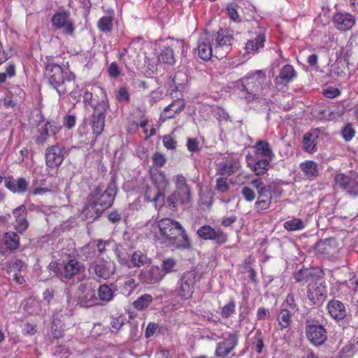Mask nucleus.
Segmentation results:
<instances>
[{"label":"nucleus","mask_w":358,"mask_h":358,"mask_svg":"<svg viewBox=\"0 0 358 358\" xmlns=\"http://www.w3.org/2000/svg\"><path fill=\"white\" fill-rule=\"evenodd\" d=\"M149 224L150 233L157 243L183 249L191 247V241L179 222L163 218Z\"/></svg>","instance_id":"f257e3e1"},{"label":"nucleus","mask_w":358,"mask_h":358,"mask_svg":"<svg viewBox=\"0 0 358 358\" xmlns=\"http://www.w3.org/2000/svg\"><path fill=\"white\" fill-rule=\"evenodd\" d=\"M117 193L115 182H110L103 192L101 188H96L90 195V203L82 211L81 216L84 219L95 220L113 203Z\"/></svg>","instance_id":"f03ea898"},{"label":"nucleus","mask_w":358,"mask_h":358,"mask_svg":"<svg viewBox=\"0 0 358 358\" xmlns=\"http://www.w3.org/2000/svg\"><path fill=\"white\" fill-rule=\"evenodd\" d=\"M266 76L262 70H256L248 73L236 83V87L242 93V96L250 102L266 94Z\"/></svg>","instance_id":"7ed1b4c3"},{"label":"nucleus","mask_w":358,"mask_h":358,"mask_svg":"<svg viewBox=\"0 0 358 358\" xmlns=\"http://www.w3.org/2000/svg\"><path fill=\"white\" fill-rule=\"evenodd\" d=\"M44 75L59 96L66 94L71 90V85L74 84L75 76L57 64H47Z\"/></svg>","instance_id":"20e7f679"},{"label":"nucleus","mask_w":358,"mask_h":358,"mask_svg":"<svg viewBox=\"0 0 358 358\" xmlns=\"http://www.w3.org/2000/svg\"><path fill=\"white\" fill-rule=\"evenodd\" d=\"M173 180L176 190L165 200V205L171 208H176L178 204H187L191 200V192L185 178L182 175H177L174 176Z\"/></svg>","instance_id":"39448f33"},{"label":"nucleus","mask_w":358,"mask_h":358,"mask_svg":"<svg viewBox=\"0 0 358 358\" xmlns=\"http://www.w3.org/2000/svg\"><path fill=\"white\" fill-rule=\"evenodd\" d=\"M95 89L99 90L106 97L105 90L99 87H96ZM109 108L108 101L106 98L102 99L97 103L96 106H94V111L92 114V128L93 134L98 136L103 130L105 126V118L106 113Z\"/></svg>","instance_id":"423d86ee"},{"label":"nucleus","mask_w":358,"mask_h":358,"mask_svg":"<svg viewBox=\"0 0 358 358\" xmlns=\"http://www.w3.org/2000/svg\"><path fill=\"white\" fill-rule=\"evenodd\" d=\"M213 39L214 57L223 59L231 52L234 38L227 30H220Z\"/></svg>","instance_id":"0eeeda50"},{"label":"nucleus","mask_w":358,"mask_h":358,"mask_svg":"<svg viewBox=\"0 0 358 358\" xmlns=\"http://www.w3.org/2000/svg\"><path fill=\"white\" fill-rule=\"evenodd\" d=\"M196 281V273L194 271L184 273L176 284L174 290L176 296L184 300L189 299L194 291Z\"/></svg>","instance_id":"6e6552de"},{"label":"nucleus","mask_w":358,"mask_h":358,"mask_svg":"<svg viewBox=\"0 0 358 358\" xmlns=\"http://www.w3.org/2000/svg\"><path fill=\"white\" fill-rule=\"evenodd\" d=\"M85 272L84 266L76 259H69L67 262L57 264L56 275L62 280L77 277L78 280L83 279Z\"/></svg>","instance_id":"1a4fd4ad"},{"label":"nucleus","mask_w":358,"mask_h":358,"mask_svg":"<svg viewBox=\"0 0 358 358\" xmlns=\"http://www.w3.org/2000/svg\"><path fill=\"white\" fill-rule=\"evenodd\" d=\"M115 264L110 259L100 257L95 259L90 266V271L98 278L108 279L115 274Z\"/></svg>","instance_id":"9d476101"},{"label":"nucleus","mask_w":358,"mask_h":358,"mask_svg":"<svg viewBox=\"0 0 358 358\" xmlns=\"http://www.w3.org/2000/svg\"><path fill=\"white\" fill-rule=\"evenodd\" d=\"M51 22L55 29L60 30L66 35L73 36L75 26L69 13L60 11L55 13L52 17Z\"/></svg>","instance_id":"9b49d317"},{"label":"nucleus","mask_w":358,"mask_h":358,"mask_svg":"<svg viewBox=\"0 0 358 358\" xmlns=\"http://www.w3.org/2000/svg\"><path fill=\"white\" fill-rule=\"evenodd\" d=\"M61 126L53 121H47L43 124H38V134L35 138L38 145H43L50 141L57 140V134L61 129Z\"/></svg>","instance_id":"f8f14e48"},{"label":"nucleus","mask_w":358,"mask_h":358,"mask_svg":"<svg viewBox=\"0 0 358 358\" xmlns=\"http://www.w3.org/2000/svg\"><path fill=\"white\" fill-rule=\"evenodd\" d=\"M113 243L111 241H103L102 240L92 241L81 249V256L85 260L100 258V256L106 251V247Z\"/></svg>","instance_id":"ddd939ff"},{"label":"nucleus","mask_w":358,"mask_h":358,"mask_svg":"<svg viewBox=\"0 0 358 358\" xmlns=\"http://www.w3.org/2000/svg\"><path fill=\"white\" fill-rule=\"evenodd\" d=\"M335 182L347 195L356 197L358 196V176H352L344 173L335 176Z\"/></svg>","instance_id":"4468645a"},{"label":"nucleus","mask_w":358,"mask_h":358,"mask_svg":"<svg viewBox=\"0 0 358 358\" xmlns=\"http://www.w3.org/2000/svg\"><path fill=\"white\" fill-rule=\"evenodd\" d=\"M199 238L214 241L219 245H223L227 241V235L221 229H215L210 225H203L197 230Z\"/></svg>","instance_id":"2eb2a0df"},{"label":"nucleus","mask_w":358,"mask_h":358,"mask_svg":"<svg viewBox=\"0 0 358 358\" xmlns=\"http://www.w3.org/2000/svg\"><path fill=\"white\" fill-rule=\"evenodd\" d=\"M327 296L326 287L322 285L320 279L315 278L308 285V298L313 304L322 303Z\"/></svg>","instance_id":"dca6fc26"},{"label":"nucleus","mask_w":358,"mask_h":358,"mask_svg":"<svg viewBox=\"0 0 358 358\" xmlns=\"http://www.w3.org/2000/svg\"><path fill=\"white\" fill-rule=\"evenodd\" d=\"M306 333L310 342L315 345H321L327 338V331L322 325L310 324V321L307 322Z\"/></svg>","instance_id":"f3484780"},{"label":"nucleus","mask_w":358,"mask_h":358,"mask_svg":"<svg viewBox=\"0 0 358 358\" xmlns=\"http://www.w3.org/2000/svg\"><path fill=\"white\" fill-rule=\"evenodd\" d=\"M66 154L63 147L58 145H52L45 150V163L50 168H57L62 164Z\"/></svg>","instance_id":"a211bd4d"},{"label":"nucleus","mask_w":358,"mask_h":358,"mask_svg":"<svg viewBox=\"0 0 358 358\" xmlns=\"http://www.w3.org/2000/svg\"><path fill=\"white\" fill-rule=\"evenodd\" d=\"M247 166L256 176L264 174L268 169L273 160L258 157L252 154H248L245 157Z\"/></svg>","instance_id":"6ab92c4d"},{"label":"nucleus","mask_w":358,"mask_h":358,"mask_svg":"<svg viewBox=\"0 0 358 358\" xmlns=\"http://www.w3.org/2000/svg\"><path fill=\"white\" fill-rule=\"evenodd\" d=\"M241 168L239 159L235 157H227L223 158L217 164V172L222 176H229L236 172Z\"/></svg>","instance_id":"aec40b11"},{"label":"nucleus","mask_w":358,"mask_h":358,"mask_svg":"<svg viewBox=\"0 0 358 358\" xmlns=\"http://www.w3.org/2000/svg\"><path fill=\"white\" fill-rule=\"evenodd\" d=\"M78 299L82 306H92L97 301L95 290L90 285L81 284L78 291Z\"/></svg>","instance_id":"412c9836"},{"label":"nucleus","mask_w":358,"mask_h":358,"mask_svg":"<svg viewBox=\"0 0 358 358\" xmlns=\"http://www.w3.org/2000/svg\"><path fill=\"white\" fill-rule=\"evenodd\" d=\"M213 39L205 34L199 39L197 51L199 57L205 61L210 60L214 56Z\"/></svg>","instance_id":"4be33fe9"},{"label":"nucleus","mask_w":358,"mask_h":358,"mask_svg":"<svg viewBox=\"0 0 358 358\" xmlns=\"http://www.w3.org/2000/svg\"><path fill=\"white\" fill-rule=\"evenodd\" d=\"M165 276V273L159 266H152L142 270L139 279L142 283L152 285L159 282Z\"/></svg>","instance_id":"5701e85b"},{"label":"nucleus","mask_w":358,"mask_h":358,"mask_svg":"<svg viewBox=\"0 0 358 358\" xmlns=\"http://www.w3.org/2000/svg\"><path fill=\"white\" fill-rule=\"evenodd\" d=\"M266 41L265 31L259 29L253 39L248 40L245 43V50L248 55H254L258 52L260 48L264 46Z\"/></svg>","instance_id":"b1692460"},{"label":"nucleus","mask_w":358,"mask_h":358,"mask_svg":"<svg viewBox=\"0 0 358 358\" xmlns=\"http://www.w3.org/2000/svg\"><path fill=\"white\" fill-rule=\"evenodd\" d=\"M354 17L348 13H337L333 17V22L338 29L345 31L355 24Z\"/></svg>","instance_id":"393cba45"},{"label":"nucleus","mask_w":358,"mask_h":358,"mask_svg":"<svg viewBox=\"0 0 358 358\" xmlns=\"http://www.w3.org/2000/svg\"><path fill=\"white\" fill-rule=\"evenodd\" d=\"M238 338L235 334H229L224 341L217 345L216 355L218 357L227 356L237 345Z\"/></svg>","instance_id":"a878e982"},{"label":"nucleus","mask_w":358,"mask_h":358,"mask_svg":"<svg viewBox=\"0 0 358 358\" xmlns=\"http://www.w3.org/2000/svg\"><path fill=\"white\" fill-rule=\"evenodd\" d=\"M319 138L317 130H312L306 133L303 137V150L313 154L317 151V143Z\"/></svg>","instance_id":"bb28decb"},{"label":"nucleus","mask_w":358,"mask_h":358,"mask_svg":"<svg viewBox=\"0 0 358 358\" xmlns=\"http://www.w3.org/2000/svg\"><path fill=\"white\" fill-rule=\"evenodd\" d=\"M145 198L147 201H152L154 203L157 209L160 210L162 207L165 205V195L164 193L160 192L158 190L146 187L145 190Z\"/></svg>","instance_id":"cd10ccee"},{"label":"nucleus","mask_w":358,"mask_h":358,"mask_svg":"<svg viewBox=\"0 0 358 358\" xmlns=\"http://www.w3.org/2000/svg\"><path fill=\"white\" fill-rule=\"evenodd\" d=\"M327 308L330 315L336 320H343L346 315L343 303L338 300L330 301Z\"/></svg>","instance_id":"c85d7f7f"},{"label":"nucleus","mask_w":358,"mask_h":358,"mask_svg":"<svg viewBox=\"0 0 358 358\" xmlns=\"http://www.w3.org/2000/svg\"><path fill=\"white\" fill-rule=\"evenodd\" d=\"M253 148L255 149V152L252 155L273 160L275 155L266 141H258Z\"/></svg>","instance_id":"c756f323"},{"label":"nucleus","mask_w":358,"mask_h":358,"mask_svg":"<svg viewBox=\"0 0 358 358\" xmlns=\"http://www.w3.org/2000/svg\"><path fill=\"white\" fill-rule=\"evenodd\" d=\"M299 169L304 176L309 180H313L318 176V164L312 160H307L299 164Z\"/></svg>","instance_id":"7c9ffc66"},{"label":"nucleus","mask_w":358,"mask_h":358,"mask_svg":"<svg viewBox=\"0 0 358 358\" xmlns=\"http://www.w3.org/2000/svg\"><path fill=\"white\" fill-rule=\"evenodd\" d=\"M296 76V71L294 67L291 65L287 64L284 66L280 71L279 75L277 76L275 81L276 84L285 85L291 82Z\"/></svg>","instance_id":"2f4dec72"},{"label":"nucleus","mask_w":358,"mask_h":358,"mask_svg":"<svg viewBox=\"0 0 358 358\" xmlns=\"http://www.w3.org/2000/svg\"><path fill=\"white\" fill-rule=\"evenodd\" d=\"M151 178L157 190L164 193V191L169 185V182L166 178L165 173L162 171H155L152 173Z\"/></svg>","instance_id":"473e14b6"},{"label":"nucleus","mask_w":358,"mask_h":358,"mask_svg":"<svg viewBox=\"0 0 358 358\" xmlns=\"http://www.w3.org/2000/svg\"><path fill=\"white\" fill-rule=\"evenodd\" d=\"M258 198L257 199H264L266 198L268 199L270 201H272L273 197H279L281 195V190L278 188L275 185L270 184L266 185V188H263L257 192Z\"/></svg>","instance_id":"72a5a7b5"},{"label":"nucleus","mask_w":358,"mask_h":358,"mask_svg":"<svg viewBox=\"0 0 358 358\" xmlns=\"http://www.w3.org/2000/svg\"><path fill=\"white\" fill-rule=\"evenodd\" d=\"M6 254L17 249L20 246V236L15 232H7L4 234Z\"/></svg>","instance_id":"f704fd0d"},{"label":"nucleus","mask_w":358,"mask_h":358,"mask_svg":"<svg viewBox=\"0 0 358 358\" xmlns=\"http://www.w3.org/2000/svg\"><path fill=\"white\" fill-rule=\"evenodd\" d=\"M114 252L120 264L122 266L130 268L131 256L125 248L121 245H117L115 244Z\"/></svg>","instance_id":"c9c22d12"},{"label":"nucleus","mask_w":358,"mask_h":358,"mask_svg":"<svg viewBox=\"0 0 358 358\" xmlns=\"http://www.w3.org/2000/svg\"><path fill=\"white\" fill-rule=\"evenodd\" d=\"M293 313L288 309H280V313L277 316L278 325L282 329H287L289 327L292 322V315Z\"/></svg>","instance_id":"e433bc0d"},{"label":"nucleus","mask_w":358,"mask_h":358,"mask_svg":"<svg viewBox=\"0 0 358 358\" xmlns=\"http://www.w3.org/2000/svg\"><path fill=\"white\" fill-rule=\"evenodd\" d=\"M130 268L141 267L146 264L150 263V259L146 255L140 250L134 252L131 256Z\"/></svg>","instance_id":"4c0bfd02"},{"label":"nucleus","mask_w":358,"mask_h":358,"mask_svg":"<svg viewBox=\"0 0 358 358\" xmlns=\"http://www.w3.org/2000/svg\"><path fill=\"white\" fill-rule=\"evenodd\" d=\"M283 227L288 231H301L305 228V224L302 220L293 217L285 222Z\"/></svg>","instance_id":"58836bf2"},{"label":"nucleus","mask_w":358,"mask_h":358,"mask_svg":"<svg viewBox=\"0 0 358 358\" xmlns=\"http://www.w3.org/2000/svg\"><path fill=\"white\" fill-rule=\"evenodd\" d=\"M5 187L13 193L22 191V178H19L17 182L13 177L4 178Z\"/></svg>","instance_id":"ea45409f"},{"label":"nucleus","mask_w":358,"mask_h":358,"mask_svg":"<svg viewBox=\"0 0 358 358\" xmlns=\"http://www.w3.org/2000/svg\"><path fill=\"white\" fill-rule=\"evenodd\" d=\"M64 329L61 324V320L57 315H53V320L51 327V334L54 338L62 337Z\"/></svg>","instance_id":"a19ab883"},{"label":"nucleus","mask_w":358,"mask_h":358,"mask_svg":"<svg viewBox=\"0 0 358 358\" xmlns=\"http://www.w3.org/2000/svg\"><path fill=\"white\" fill-rule=\"evenodd\" d=\"M153 300L150 294H145L138 297L133 303L134 307L138 310H142L148 308Z\"/></svg>","instance_id":"79ce46f5"},{"label":"nucleus","mask_w":358,"mask_h":358,"mask_svg":"<svg viewBox=\"0 0 358 358\" xmlns=\"http://www.w3.org/2000/svg\"><path fill=\"white\" fill-rule=\"evenodd\" d=\"M316 276L313 274V271L310 269L305 268L301 269L299 271L294 274V279L296 282H308L313 281Z\"/></svg>","instance_id":"37998d69"},{"label":"nucleus","mask_w":358,"mask_h":358,"mask_svg":"<svg viewBox=\"0 0 358 358\" xmlns=\"http://www.w3.org/2000/svg\"><path fill=\"white\" fill-rule=\"evenodd\" d=\"M159 61L164 64H173L176 62V59L172 48L164 47L159 55Z\"/></svg>","instance_id":"c03bdc74"},{"label":"nucleus","mask_w":358,"mask_h":358,"mask_svg":"<svg viewBox=\"0 0 358 358\" xmlns=\"http://www.w3.org/2000/svg\"><path fill=\"white\" fill-rule=\"evenodd\" d=\"M98 296L102 301H110L113 299L114 294L110 287L106 285H101L98 289Z\"/></svg>","instance_id":"a18cd8bd"},{"label":"nucleus","mask_w":358,"mask_h":358,"mask_svg":"<svg viewBox=\"0 0 358 358\" xmlns=\"http://www.w3.org/2000/svg\"><path fill=\"white\" fill-rule=\"evenodd\" d=\"M162 271L163 273H171L176 271L177 261L173 258H166L162 262Z\"/></svg>","instance_id":"49530a36"},{"label":"nucleus","mask_w":358,"mask_h":358,"mask_svg":"<svg viewBox=\"0 0 358 358\" xmlns=\"http://www.w3.org/2000/svg\"><path fill=\"white\" fill-rule=\"evenodd\" d=\"M112 17L109 16L102 17L98 22V27L103 32H109L113 27Z\"/></svg>","instance_id":"de8ad7c7"},{"label":"nucleus","mask_w":358,"mask_h":358,"mask_svg":"<svg viewBox=\"0 0 358 358\" xmlns=\"http://www.w3.org/2000/svg\"><path fill=\"white\" fill-rule=\"evenodd\" d=\"M22 206H20L13 210V215L15 219V228L17 230L18 233L22 231Z\"/></svg>","instance_id":"09e8293b"},{"label":"nucleus","mask_w":358,"mask_h":358,"mask_svg":"<svg viewBox=\"0 0 358 358\" xmlns=\"http://www.w3.org/2000/svg\"><path fill=\"white\" fill-rule=\"evenodd\" d=\"M26 310L30 314H38L39 312L40 302L34 298L29 299L25 304Z\"/></svg>","instance_id":"8fccbe9b"},{"label":"nucleus","mask_w":358,"mask_h":358,"mask_svg":"<svg viewBox=\"0 0 358 358\" xmlns=\"http://www.w3.org/2000/svg\"><path fill=\"white\" fill-rule=\"evenodd\" d=\"M126 318L123 315H120L116 317H112L110 322L111 331H119L126 322Z\"/></svg>","instance_id":"3c124183"},{"label":"nucleus","mask_w":358,"mask_h":358,"mask_svg":"<svg viewBox=\"0 0 358 358\" xmlns=\"http://www.w3.org/2000/svg\"><path fill=\"white\" fill-rule=\"evenodd\" d=\"M235 308L236 303L234 300H231L222 308L220 315L223 318H229L235 312Z\"/></svg>","instance_id":"603ef678"},{"label":"nucleus","mask_w":358,"mask_h":358,"mask_svg":"<svg viewBox=\"0 0 358 358\" xmlns=\"http://www.w3.org/2000/svg\"><path fill=\"white\" fill-rule=\"evenodd\" d=\"M281 309L290 310L292 313H294V310L297 309V305L295 303V300L292 294H289L285 300L283 301Z\"/></svg>","instance_id":"864d4df0"},{"label":"nucleus","mask_w":358,"mask_h":358,"mask_svg":"<svg viewBox=\"0 0 358 358\" xmlns=\"http://www.w3.org/2000/svg\"><path fill=\"white\" fill-rule=\"evenodd\" d=\"M238 5L230 3L227 6V12L229 17L234 22H241V17L237 10Z\"/></svg>","instance_id":"5fc2aeb1"},{"label":"nucleus","mask_w":358,"mask_h":358,"mask_svg":"<svg viewBox=\"0 0 358 358\" xmlns=\"http://www.w3.org/2000/svg\"><path fill=\"white\" fill-rule=\"evenodd\" d=\"M271 201L267 198L264 199H257L255 203L254 208L257 213H262L263 210H267L270 208Z\"/></svg>","instance_id":"6e6d98bb"},{"label":"nucleus","mask_w":358,"mask_h":358,"mask_svg":"<svg viewBox=\"0 0 358 358\" xmlns=\"http://www.w3.org/2000/svg\"><path fill=\"white\" fill-rule=\"evenodd\" d=\"M187 81V76L185 73L182 71L177 72L172 78V83L177 90H178V86L184 85Z\"/></svg>","instance_id":"4d7b16f0"},{"label":"nucleus","mask_w":358,"mask_h":358,"mask_svg":"<svg viewBox=\"0 0 358 358\" xmlns=\"http://www.w3.org/2000/svg\"><path fill=\"white\" fill-rule=\"evenodd\" d=\"M355 131L351 124H348L342 130V137L346 141H350L355 136Z\"/></svg>","instance_id":"13d9d810"},{"label":"nucleus","mask_w":358,"mask_h":358,"mask_svg":"<svg viewBox=\"0 0 358 358\" xmlns=\"http://www.w3.org/2000/svg\"><path fill=\"white\" fill-rule=\"evenodd\" d=\"M116 99L120 102H127L129 101L130 95L128 90L124 87H121L117 92Z\"/></svg>","instance_id":"bf43d9fd"},{"label":"nucleus","mask_w":358,"mask_h":358,"mask_svg":"<svg viewBox=\"0 0 358 358\" xmlns=\"http://www.w3.org/2000/svg\"><path fill=\"white\" fill-rule=\"evenodd\" d=\"M152 162L154 165L158 167H162L166 162V156L160 152H155L152 155Z\"/></svg>","instance_id":"052dcab7"},{"label":"nucleus","mask_w":358,"mask_h":358,"mask_svg":"<svg viewBox=\"0 0 358 358\" xmlns=\"http://www.w3.org/2000/svg\"><path fill=\"white\" fill-rule=\"evenodd\" d=\"M136 287L135 280L132 278H128L125 280L123 284V290L124 293L127 294H130L132 291Z\"/></svg>","instance_id":"680f3d73"},{"label":"nucleus","mask_w":358,"mask_h":358,"mask_svg":"<svg viewBox=\"0 0 358 358\" xmlns=\"http://www.w3.org/2000/svg\"><path fill=\"white\" fill-rule=\"evenodd\" d=\"M242 195L244 199L247 201H252L255 199V191L250 187L245 186L242 188L241 190Z\"/></svg>","instance_id":"e2e57ef3"},{"label":"nucleus","mask_w":358,"mask_h":358,"mask_svg":"<svg viewBox=\"0 0 358 358\" xmlns=\"http://www.w3.org/2000/svg\"><path fill=\"white\" fill-rule=\"evenodd\" d=\"M216 189L220 192H226L229 189L226 178H219L216 180Z\"/></svg>","instance_id":"0e129e2a"},{"label":"nucleus","mask_w":358,"mask_h":358,"mask_svg":"<svg viewBox=\"0 0 358 358\" xmlns=\"http://www.w3.org/2000/svg\"><path fill=\"white\" fill-rule=\"evenodd\" d=\"M185 103L181 100L173 101L171 103H170L168 106H166L167 109H173L176 113H180L185 108Z\"/></svg>","instance_id":"69168bd1"},{"label":"nucleus","mask_w":358,"mask_h":358,"mask_svg":"<svg viewBox=\"0 0 358 358\" xmlns=\"http://www.w3.org/2000/svg\"><path fill=\"white\" fill-rule=\"evenodd\" d=\"M187 150L191 152H195L199 150V142L196 138H189L187 142Z\"/></svg>","instance_id":"338daca9"},{"label":"nucleus","mask_w":358,"mask_h":358,"mask_svg":"<svg viewBox=\"0 0 358 358\" xmlns=\"http://www.w3.org/2000/svg\"><path fill=\"white\" fill-rule=\"evenodd\" d=\"M163 144L168 150H174L176 148L177 142L170 136H165L163 138Z\"/></svg>","instance_id":"774afa93"}]
</instances>
